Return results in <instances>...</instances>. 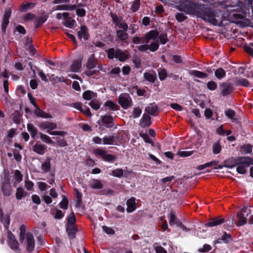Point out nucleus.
Returning a JSON list of instances; mask_svg holds the SVG:
<instances>
[{
    "label": "nucleus",
    "mask_w": 253,
    "mask_h": 253,
    "mask_svg": "<svg viewBox=\"0 0 253 253\" xmlns=\"http://www.w3.org/2000/svg\"><path fill=\"white\" fill-rule=\"evenodd\" d=\"M207 87L209 90L213 91L217 89V85L214 81H210L207 83Z\"/></svg>",
    "instance_id": "13d9d810"
},
{
    "label": "nucleus",
    "mask_w": 253,
    "mask_h": 253,
    "mask_svg": "<svg viewBox=\"0 0 253 253\" xmlns=\"http://www.w3.org/2000/svg\"><path fill=\"white\" fill-rule=\"evenodd\" d=\"M145 111L148 115L153 116H157L160 112L159 107L155 103H150L148 106L146 107Z\"/></svg>",
    "instance_id": "ddd939ff"
},
{
    "label": "nucleus",
    "mask_w": 253,
    "mask_h": 253,
    "mask_svg": "<svg viewBox=\"0 0 253 253\" xmlns=\"http://www.w3.org/2000/svg\"><path fill=\"white\" fill-rule=\"evenodd\" d=\"M111 17L112 19L113 23L116 26L118 25L122 20L121 17H118L116 14L111 13Z\"/></svg>",
    "instance_id": "603ef678"
},
{
    "label": "nucleus",
    "mask_w": 253,
    "mask_h": 253,
    "mask_svg": "<svg viewBox=\"0 0 253 253\" xmlns=\"http://www.w3.org/2000/svg\"><path fill=\"white\" fill-rule=\"evenodd\" d=\"M48 16L46 14L42 15L36 19L34 22V26L35 28L41 27L42 24L47 20Z\"/></svg>",
    "instance_id": "b1692460"
},
{
    "label": "nucleus",
    "mask_w": 253,
    "mask_h": 253,
    "mask_svg": "<svg viewBox=\"0 0 253 253\" xmlns=\"http://www.w3.org/2000/svg\"><path fill=\"white\" fill-rule=\"evenodd\" d=\"M116 35L119 40L123 43L128 44L127 40L128 39V35L126 31L119 30L116 32Z\"/></svg>",
    "instance_id": "6ab92c4d"
},
{
    "label": "nucleus",
    "mask_w": 253,
    "mask_h": 253,
    "mask_svg": "<svg viewBox=\"0 0 253 253\" xmlns=\"http://www.w3.org/2000/svg\"><path fill=\"white\" fill-rule=\"evenodd\" d=\"M144 78L147 81L151 83H154L157 79V75L155 71L153 73L145 72L144 73Z\"/></svg>",
    "instance_id": "393cba45"
},
{
    "label": "nucleus",
    "mask_w": 253,
    "mask_h": 253,
    "mask_svg": "<svg viewBox=\"0 0 253 253\" xmlns=\"http://www.w3.org/2000/svg\"><path fill=\"white\" fill-rule=\"evenodd\" d=\"M78 6H84V4H79L78 5L76 4H59L55 6L54 7V10H73Z\"/></svg>",
    "instance_id": "4468645a"
},
{
    "label": "nucleus",
    "mask_w": 253,
    "mask_h": 253,
    "mask_svg": "<svg viewBox=\"0 0 253 253\" xmlns=\"http://www.w3.org/2000/svg\"><path fill=\"white\" fill-rule=\"evenodd\" d=\"M219 6L229 13L234 11L240 12L232 14L238 18H242L243 14H246L249 10L243 1H237V2L233 1H218L212 6L199 3L196 1H179L174 7L186 14L195 15L201 18L214 26L222 27L225 17L223 12L218 9Z\"/></svg>",
    "instance_id": "f257e3e1"
},
{
    "label": "nucleus",
    "mask_w": 253,
    "mask_h": 253,
    "mask_svg": "<svg viewBox=\"0 0 253 253\" xmlns=\"http://www.w3.org/2000/svg\"><path fill=\"white\" fill-rule=\"evenodd\" d=\"M118 103L124 109L126 110L132 105L131 96L127 93H123L118 98Z\"/></svg>",
    "instance_id": "20e7f679"
},
{
    "label": "nucleus",
    "mask_w": 253,
    "mask_h": 253,
    "mask_svg": "<svg viewBox=\"0 0 253 253\" xmlns=\"http://www.w3.org/2000/svg\"><path fill=\"white\" fill-rule=\"evenodd\" d=\"M221 150V146L220 145V140H218L213 144L212 152L214 154H217L220 152Z\"/></svg>",
    "instance_id": "49530a36"
},
{
    "label": "nucleus",
    "mask_w": 253,
    "mask_h": 253,
    "mask_svg": "<svg viewBox=\"0 0 253 253\" xmlns=\"http://www.w3.org/2000/svg\"><path fill=\"white\" fill-rule=\"evenodd\" d=\"M104 106L108 107L109 110L112 111H117L119 109V106L112 100H107L105 102Z\"/></svg>",
    "instance_id": "2f4dec72"
},
{
    "label": "nucleus",
    "mask_w": 253,
    "mask_h": 253,
    "mask_svg": "<svg viewBox=\"0 0 253 253\" xmlns=\"http://www.w3.org/2000/svg\"><path fill=\"white\" fill-rule=\"evenodd\" d=\"M107 57L110 60L114 58L118 59L120 62H123L129 58V53L126 50L123 51L120 48L111 47L106 50Z\"/></svg>",
    "instance_id": "f03ea898"
},
{
    "label": "nucleus",
    "mask_w": 253,
    "mask_h": 253,
    "mask_svg": "<svg viewBox=\"0 0 253 253\" xmlns=\"http://www.w3.org/2000/svg\"><path fill=\"white\" fill-rule=\"evenodd\" d=\"M40 134V137L43 142L47 144H51L53 145H54L55 142L51 140L49 136L41 132Z\"/></svg>",
    "instance_id": "de8ad7c7"
},
{
    "label": "nucleus",
    "mask_w": 253,
    "mask_h": 253,
    "mask_svg": "<svg viewBox=\"0 0 253 253\" xmlns=\"http://www.w3.org/2000/svg\"><path fill=\"white\" fill-rule=\"evenodd\" d=\"M9 19L3 18L1 22V30L3 33H5L7 27L9 23Z\"/></svg>",
    "instance_id": "680f3d73"
},
{
    "label": "nucleus",
    "mask_w": 253,
    "mask_h": 253,
    "mask_svg": "<svg viewBox=\"0 0 253 253\" xmlns=\"http://www.w3.org/2000/svg\"><path fill=\"white\" fill-rule=\"evenodd\" d=\"M93 153L96 156H100L103 161L112 163L115 161L117 157L113 154H107V151L100 148H95L93 150Z\"/></svg>",
    "instance_id": "7ed1b4c3"
},
{
    "label": "nucleus",
    "mask_w": 253,
    "mask_h": 253,
    "mask_svg": "<svg viewBox=\"0 0 253 253\" xmlns=\"http://www.w3.org/2000/svg\"><path fill=\"white\" fill-rule=\"evenodd\" d=\"M159 33L156 30H152L147 32L144 37L143 42L148 43L150 40L157 41L159 36Z\"/></svg>",
    "instance_id": "9d476101"
},
{
    "label": "nucleus",
    "mask_w": 253,
    "mask_h": 253,
    "mask_svg": "<svg viewBox=\"0 0 253 253\" xmlns=\"http://www.w3.org/2000/svg\"><path fill=\"white\" fill-rule=\"evenodd\" d=\"M89 187L94 189H101L103 188V185L100 180L92 179L90 181Z\"/></svg>",
    "instance_id": "5701e85b"
},
{
    "label": "nucleus",
    "mask_w": 253,
    "mask_h": 253,
    "mask_svg": "<svg viewBox=\"0 0 253 253\" xmlns=\"http://www.w3.org/2000/svg\"><path fill=\"white\" fill-rule=\"evenodd\" d=\"M159 78L161 81H164L168 76L167 72L166 69H159L158 70Z\"/></svg>",
    "instance_id": "09e8293b"
},
{
    "label": "nucleus",
    "mask_w": 253,
    "mask_h": 253,
    "mask_svg": "<svg viewBox=\"0 0 253 253\" xmlns=\"http://www.w3.org/2000/svg\"><path fill=\"white\" fill-rule=\"evenodd\" d=\"M97 64V60L94 58V55L89 57L86 63V67L87 69H92L94 68Z\"/></svg>",
    "instance_id": "c85d7f7f"
},
{
    "label": "nucleus",
    "mask_w": 253,
    "mask_h": 253,
    "mask_svg": "<svg viewBox=\"0 0 253 253\" xmlns=\"http://www.w3.org/2000/svg\"><path fill=\"white\" fill-rule=\"evenodd\" d=\"M158 40L159 43H160L161 44H165L169 41L167 33L166 32H163L159 35Z\"/></svg>",
    "instance_id": "4c0bfd02"
},
{
    "label": "nucleus",
    "mask_w": 253,
    "mask_h": 253,
    "mask_svg": "<svg viewBox=\"0 0 253 253\" xmlns=\"http://www.w3.org/2000/svg\"><path fill=\"white\" fill-rule=\"evenodd\" d=\"M66 231L67 233L69 239H73L76 238L78 229L75 225L66 226Z\"/></svg>",
    "instance_id": "aec40b11"
},
{
    "label": "nucleus",
    "mask_w": 253,
    "mask_h": 253,
    "mask_svg": "<svg viewBox=\"0 0 253 253\" xmlns=\"http://www.w3.org/2000/svg\"><path fill=\"white\" fill-rule=\"evenodd\" d=\"M151 119V118L150 116L148 114H143L142 117L140 121L141 126L142 128H145L150 126L152 124Z\"/></svg>",
    "instance_id": "a211bd4d"
},
{
    "label": "nucleus",
    "mask_w": 253,
    "mask_h": 253,
    "mask_svg": "<svg viewBox=\"0 0 253 253\" xmlns=\"http://www.w3.org/2000/svg\"><path fill=\"white\" fill-rule=\"evenodd\" d=\"M190 74L200 79H204L208 77V75L207 73L196 70H191L190 72Z\"/></svg>",
    "instance_id": "72a5a7b5"
},
{
    "label": "nucleus",
    "mask_w": 253,
    "mask_h": 253,
    "mask_svg": "<svg viewBox=\"0 0 253 253\" xmlns=\"http://www.w3.org/2000/svg\"><path fill=\"white\" fill-rule=\"evenodd\" d=\"M28 193L24 190L22 187H18L16 189L15 194L16 198L17 200H21L23 198L26 197Z\"/></svg>",
    "instance_id": "bb28decb"
},
{
    "label": "nucleus",
    "mask_w": 253,
    "mask_h": 253,
    "mask_svg": "<svg viewBox=\"0 0 253 253\" xmlns=\"http://www.w3.org/2000/svg\"><path fill=\"white\" fill-rule=\"evenodd\" d=\"M0 190L4 196H9L12 192L10 183H1Z\"/></svg>",
    "instance_id": "dca6fc26"
},
{
    "label": "nucleus",
    "mask_w": 253,
    "mask_h": 253,
    "mask_svg": "<svg viewBox=\"0 0 253 253\" xmlns=\"http://www.w3.org/2000/svg\"><path fill=\"white\" fill-rule=\"evenodd\" d=\"M15 30L17 31L19 34H21L22 35H25L26 34V30L25 28L21 25H18L15 28Z\"/></svg>",
    "instance_id": "774afa93"
},
{
    "label": "nucleus",
    "mask_w": 253,
    "mask_h": 253,
    "mask_svg": "<svg viewBox=\"0 0 253 253\" xmlns=\"http://www.w3.org/2000/svg\"><path fill=\"white\" fill-rule=\"evenodd\" d=\"M67 222L66 224V226H72L75 225V223L76 222V218L75 215L73 211H72L68 217L67 218Z\"/></svg>",
    "instance_id": "ea45409f"
},
{
    "label": "nucleus",
    "mask_w": 253,
    "mask_h": 253,
    "mask_svg": "<svg viewBox=\"0 0 253 253\" xmlns=\"http://www.w3.org/2000/svg\"><path fill=\"white\" fill-rule=\"evenodd\" d=\"M239 163L242 164H245L246 167H249L251 165H253V158L250 157H244L243 158L240 159Z\"/></svg>",
    "instance_id": "37998d69"
},
{
    "label": "nucleus",
    "mask_w": 253,
    "mask_h": 253,
    "mask_svg": "<svg viewBox=\"0 0 253 253\" xmlns=\"http://www.w3.org/2000/svg\"><path fill=\"white\" fill-rule=\"evenodd\" d=\"M221 240H222L223 243L227 244L232 240V237L231 234L227 233L226 232H224L221 237Z\"/></svg>",
    "instance_id": "a18cd8bd"
},
{
    "label": "nucleus",
    "mask_w": 253,
    "mask_h": 253,
    "mask_svg": "<svg viewBox=\"0 0 253 253\" xmlns=\"http://www.w3.org/2000/svg\"><path fill=\"white\" fill-rule=\"evenodd\" d=\"M75 23H76L75 20L71 17H69V15L67 18L64 19L63 24L67 28H72Z\"/></svg>",
    "instance_id": "f704fd0d"
},
{
    "label": "nucleus",
    "mask_w": 253,
    "mask_h": 253,
    "mask_svg": "<svg viewBox=\"0 0 253 253\" xmlns=\"http://www.w3.org/2000/svg\"><path fill=\"white\" fill-rule=\"evenodd\" d=\"M35 5L36 3L34 2L22 3L19 8V10L22 12H26L28 10L33 8Z\"/></svg>",
    "instance_id": "7c9ffc66"
},
{
    "label": "nucleus",
    "mask_w": 253,
    "mask_h": 253,
    "mask_svg": "<svg viewBox=\"0 0 253 253\" xmlns=\"http://www.w3.org/2000/svg\"><path fill=\"white\" fill-rule=\"evenodd\" d=\"M159 43L158 40L148 45L149 49L152 52H155L159 48Z\"/></svg>",
    "instance_id": "8fccbe9b"
},
{
    "label": "nucleus",
    "mask_w": 253,
    "mask_h": 253,
    "mask_svg": "<svg viewBox=\"0 0 253 253\" xmlns=\"http://www.w3.org/2000/svg\"><path fill=\"white\" fill-rule=\"evenodd\" d=\"M27 130L30 132L31 137L33 138H35L37 133L38 129L32 124H28Z\"/></svg>",
    "instance_id": "473e14b6"
},
{
    "label": "nucleus",
    "mask_w": 253,
    "mask_h": 253,
    "mask_svg": "<svg viewBox=\"0 0 253 253\" xmlns=\"http://www.w3.org/2000/svg\"><path fill=\"white\" fill-rule=\"evenodd\" d=\"M37 110L34 111V114L38 117H40L42 118H51L52 116L49 114L45 112L43 110H41L39 107V109H36Z\"/></svg>",
    "instance_id": "a878e982"
},
{
    "label": "nucleus",
    "mask_w": 253,
    "mask_h": 253,
    "mask_svg": "<svg viewBox=\"0 0 253 253\" xmlns=\"http://www.w3.org/2000/svg\"><path fill=\"white\" fill-rule=\"evenodd\" d=\"M8 244L10 248L15 251H20L19 243L15 236L10 232L8 234Z\"/></svg>",
    "instance_id": "6e6552de"
},
{
    "label": "nucleus",
    "mask_w": 253,
    "mask_h": 253,
    "mask_svg": "<svg viewBox=\"0 0 253 253\" xmlns=\"http://www.w3.org/2000/svg\"><path fill=\"white\" fill-rule=\"evenodd\" d=\"M139 1H134L130 8L132 12H135L139 9L140 7Z\"/></svg>",
    "instance_id": "338daca9"
},
{
    "label": "nucleus",
    "mask_w": 253,
    "mask_h": 253,
    "mask_svg": "<svg viewBox=\"0 0 253 253\" xmlns=\"http://www.w3.org/2000/svg\"><path fill=\"white\" fill-rule=\"evenodd\" d=\"M181 221L179 220L178 218H177L175 215L174 212L171 211L169 214V222L170 226H172L174 224L177 225L178 224V222H180Z\"/></svg>",
    "instance_id": "58836bf2"
},
{
    "label": "nucleus",
    "mask_w": 253,
    "mask_h": 253,
    "mask_svg": "<svg viewBox=\"0 0 253 253\" xmlns=\"http://www.w3.org/2000/svg\"><path fill=\"white\" fill-rule=\"evenodd\" d=\"M225 114L228 118L232 120L235 116L236 113L233 110L229 109L225 112Z\"/></svg>",
    "instance_id": "0e129e2a"
},
{
    "label": "nucleus",
    "mask_w": 253,
    "mask_h": 253,
    "mask_svg": "<svg viewBox=\"0 0 253 253\" xmlns=\"http://www.w3.org/2000/svg\"><path fill=\"white\" fill-rule=\"evenodd\" d=\"M26 228L27 227L24 224L21 225L20 227L19 241L22 243L24 242L26 237L27 234V233H26Z\"/></svg>",
    "instance_id": "c9c22d12"
},
{
    "label": "nucleus",
    "mask_w": 253,
    "mask_h": 253,
    "mask_svg": "<svg viewBox=\"0 0 253 253\" xmlns=\"http://www.w3.org/2000/svg\"><path fill=\"white\" fill-rule=\"evenodd\" d=\"M101 123L99 121L97 123L100 126L104 125L107 128L112 127L115 125L114 118L112 116L108 115H105L101 116Z\"/></svg>",
    "instance_id": "0eeeda50"
},
{
    "label": "nucleus",
    "mask_w": 253,
    "mask_h": 253,
    "mask_svg": "<svg viewBox=\"0 0 253 253\" xmlns=\"http://www.w3.org/2000/svg\"><path fill=\"white\" fill-rule=\"evenodd\" d=\"M0 219L1 222H3V224L4 227L6 229H7L9 227V225L10 224V216L8 214H6L4 217H2L3 216L2 211H0Z\"/></svg>",
    "instance_id": "a19ab883"
},
{
    "label": "nucleus",
    "mask_w": 253,
    "mask_h": 253,
    "mask_svg": "<svg viewBox=\"0 0 253 253\" xmlns=\"http://www.w3.org/2000/svg\"><path fill=\"white\" fill-rule=\"evenodd\" d=\"M112 175L116 177L120 178L123 176L124 171L122 169H117L112 171Z\"/></svg>",
    "instance_id": "052dcab7"
},
{
    "label": "nucleus",
    "mask_w": 253,
    "mask_h": 253,
    "mask_svg": "<svg viewBox=\"0 0 253 253\" xmlns=\"http://www.w3.org/2000/svg\"><path fill=\"white\" fill-rule=\"evenodd\" d=\"M142 113L141 109L139 107H134L132 112V117L134 119L139 117Z\"/></svg>",
    "instance_id": "bf43d9fd"
},
{
    "label": "nucleus",
    "mask_w": 253,
    "mask_h": 253,
    "mask_svg": "<svg viewBox=\"0 0 253 253\" xmlns=\"http://www.w3.org/2000/svg\"><path fill=\"white\" fill-rule=\"evenodd\" d=\"M82 58H78L75 60L70 66L71 71L78 72L82 67Z\"/></svg>",
    "instance_id": "412c9836"
},
{
    "label": "nucleus",
    "mask_w": 253,
    "mask_h": 253,
    "mask_svg": "<svg viewBox=\"0 0 253 253\" xmlns=\"http://www.w3.org/2000/svg\"><path fill=\"white\" fill-rule=\"evenodd\" d=\"M244 157H238L236 159L233 160L232 165H230L229 164L226 165V167L228 168H233L235 166H237L236 168L237 172L241 174H245L247 172L246 168L248 167H246L245 164H242L239 163L240 159L243 158Z\"/></svg>",
    "instance_id": "39448f33"
},
{
    "label": "nucleus",
    "mask_w": 253,
    "mask_h": 253,
    "mask_svg": "<svg viewBox=\"0 0 253 253\" xmlns=\"http://www.w3.org/2000/svg\"><path fill=\"white\" fill-rule=\"evenodd\" d=\"M140 137H141L144 141L147 143L151 144L152 145H154V142L150 138L148 134L146 133H140L139 134Z\"/></svg>",
    "instance_id": "3c124183"
},
{
    "label": "nucleus",
    "mask_w": 253,
    "mask_h": 253,
    "mask_svg": "<svg viewBox=\"0 0 253 253\" xmlns=\"http://www.w3.org/2000/svg\"><path fill=\"white\" fill-rule=\"evenodd\" d=\"M23 243L25 245L27 252L31 253L34 251L35 247V242L34 236L31 233H27L25 240Z\"/></svg>",
    "instance_id": "423d86ee"
},
{
    "label": "nucleus",
    "mask_w": 253,
    "mask_h": 253,
    "mask_svg": "<svg viewBox=\"0 0 253 253\" xmlns=\"http://www.w3.org/2000/svg\"><path fill=\"white\" fill-rule=\"evenodd\" d=\"M78 39L80 41L83 39L84 41H87L89 38L88 29L85 25L80 27V30L77 32Z\"/></svg>",
    "instance_id": "f8f14e48"
},
{
    "label": "nucleus",
    "mask_w": 253,
    "mask_h": 253,
    "mask_svg": "<svg viewBox=\"0 0 253 253\" xmlns=\"http://www.w3.org/2000/svg\"><path fill=\"white\" fill-rule=\"evenodd\" d=\"M243 49L247 53L253 56V42L251 43L249 45H244Z\"/></svg>",
    "instance_id": "6e6d98bb"
},
{
    "label": "nucleus",
    "mask_w": 253,
    "mask_h": 253,
    "mask_svg": "<svg viewBox=\"0 0 253 253\" xmlns=\"http://www.w3.org/2000/svg\"><path fill=\"white\" fill-rule=\"evenodd\" d=\"M28 97L31 103L32 104L36 109H39V106L36 103V99L32 96L31 93L28 92Z\"/></svg>",
    "instance_id": "69168bd1"
},
{
    "label": "nucleus",
    "mask_w": 253,
    "mask_h": 253,
    "mask_svg": "<svg viewBox=\"0 0 253 253\" xmlns=\"http://www.w3.org/2000/svg\"><path fill=\"white\" fill-rule=\"evenodd\" d=\"M236 84L237 85L243 86L245 87H248L249 86V81L244 78H237L236 81Z\"/></svg>",
    "instance_id": "c03bdc74"
},
{
    "label": "nucleus",
    "mask_w": 253,
    "mask_h": 253,
    "mask_svg": "<svg viewBox=\"0 0 253 253\" xmlns=\"http://www.w3.org/2000/svg\"><path fill=\"white\" fill-rule=\"evenodd\" d=\"M187 18V17L182 13H177L175 15V19L178 22H183Z\"/></svg>",
    "instance_id": "e2e57ef3"
},
{
    "label": "nucleus",
    "mask_w": 253,
    "mask_h": 253,
    "mask_svg": "<svg viewBox=\"0 0 253 253\" xmlns=\"http://www.w3.org/2000/svg\"><path fill=\"white\" fill-rule=\"evenodd\" d=\"M220 88L223 96L231 94L234 89L233 84L228 83H223L220 85Z\"/></svg>",
    "instance_id": "9b49d317"
},
{
    "label": "nucleus",
    "mask_w": 253,
    "mask_h": 253,
    "mask_svg": "<svg viewBox=\"0 0 253 253\" xmlns=\"http://www.w3.org/2000/svg\"><path fill=\"white\" fill-rule=\"evenodd\" d=\"M225 221V219L223 218L217 217L211 219L209 221L205 224L206 227H214L218 225H220Z\"/></svg>",
    "instance_id": "2eb2a0df"
},
{
    "label": "nucleus",
    "mask_w": 253,
    "mask_h": 253,
    "mask_svg": "<svg viewBox=\"0 0 253 253\" xmlns=\"http://www.w3.org/2000/svg\"><path fill=\"white\" fill-rule=\"evenodd\" d=\"M50 160V158H47L45 162L42 164L41 169L43 172L46 173L50 171L51 169Z\"/></svg>",
    "instance_id": "c756f323"
},
{
    "label": "nucleus",
    "mask_w": 253,
    "mask_h": 253,
    "mask_svg": "<svg viewBox=\"0 0 253 253\" xmlns=\"http://www.w3.org/2000/svg\"><path fill=\"white\" fill-rule=\"evenodd\" d=\"M89 106L94 110H97L100 107L99 102L97 100H92L89 103Z\"/></svg>",
    "instance_id": "4d7b16f0"
},
{
    "label": "nucleus",
    "mask_w": 253,
    "mask_h": 253,
    "mask_svg": "<svg viewBox=\"0 0 253 253\" xmlns=\"http://www.w3.org/2000/svg\"><path fill=\"white\" fill-rule=\"evenodd\" d=\"M120 135L118 133H114L112 135H105L103 138L102 144L104 145H118L116 139L119 138Z\"/></svg>",
    "instance_id": "1a4fd4ad"
},
{
    "label": "nucleus",
    "mask_w": 253,
    "mask_h": 253,
    "mask_svg": "<svg viewBox=\"0 0 253 253\" xmlns=\"http://www.w3.org/2000/svg\"><path fill=\"white\" fill-rule=\"evenodd\" d=\"M135 198L132 197L126 201V211L128 213L132 212L136 209L137 207L135 203Z\"/></svg>",
    "instance_id": "f3484780"
},
{
    "label": "nucleus",
    "mask_w": 253,
    "mask_h": 253,
    "mask_svg": "<svg viewBox=\"0 0 253 253\" xmlns=\"http://www.w3.org/2000/svg\"><path fill=\"white\" fill-rule=\"evenodd\" d=\"M46 146L43 144L36 143L33 146V150L36 153L42 155L45 152Z\"/></svg>",
    "instance_id": "4be33fe9"
},
{
    "label": "nucleus",
    "mask_w": 253,
    "mask_h": 253,
    "mask_svg": "<svg viewBox=\"0 0 253 253\" xmlns=\"http://www.w3.org/2000/svg\"><path fill=\"white\" fill-rule=\"evenodd\" d=\"M237 216L238 218L237 226H243L247 223V219L246 217L244 216V213L240 211L237 214Z\"/></svg>",
    "instance_id": "e433bc0d"
},
{
    "label": "nucleus",
    "mask_w": 253,
    "mask_h": 253,
    "mask_svg": "<svg viewBox=\"0 0 253 253\" xmlns=\"http://www.w3.org/2000/svg\"><path fill=\"white\" fill-rule=\"evenodd\" d=\"M68 199L65 196H64L62 200L59 203L60 208L63 210H66L68 209Z\"/></svg>",
    "instance_id": "5fc2aeb1"
},
{
    "label": "nucleus",
    "mask_w": 253,
    "mask_h": 253,
    "mask_svg": "<svg viewBox=\"0 0 253 253\" xmlns=\"http://www.w3.org/2000/svg\"><path fill=\"white\" fill-rule=\"evenodd\" d=\"M82 96L84 100H90L92 98L96 97L97 94L91 90H87L83 92Z\"/></svg>",
    "instance_id": "cd10ccee"
},
{
    "label": "nucleus",
    "mask_w": 253,
    "mask_h": 253,
    "mask_svg": "<svg viewBox=\"0 0 253 253\" xmlns=\"http://www.w3.org/2000/svg\"><path fill=\"white\" fill-rule=\"evenodd\" d=\"M215 76L218 79H221L225 77L226 76V72L225 71L222 69V68H217L214 71Z\"/></svg>",
    "instance_id": "79ce46f5"
},
{
    "label": "nucleus",
    "mask_w": 253,
    "mask_h": 253,
    "mask_svg": "<svg viewBox=\"0 0 253 253\" xmlns=\"http://www.w3.org/2000/svg\"><path fill=\"white\" fill-rule=\"evenodd\" d=\"M3 181L1 183H10V172L8 170H4L3 171Z\"/></svg>",
    "instance_id": "864d4df0"
}]
</instances>
